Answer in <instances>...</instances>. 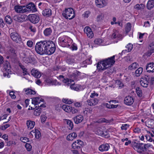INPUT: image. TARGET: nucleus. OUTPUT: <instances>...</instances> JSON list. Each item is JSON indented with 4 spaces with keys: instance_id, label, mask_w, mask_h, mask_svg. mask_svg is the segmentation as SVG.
Masks as SVG:
<instances>
[{
    "instance_id": "nucleus-8",
    "label": "nucleus",
    "mask_w": 154,
    "mask_h": 154,
    "mask_svg": "<svg viewBox=\"0 0 154 154\" xmlns=\"http://www.w3.org/2000/svg\"><path fill=\"white\" fill-rule=\"evenodd\" d=\"M29 20L34 24L38 23L40 20V18L38 15L33 14H29L28 16Z\"/></svg>"
},
{
    "instance_id": "nucleus-41",
    "label": "nucleus",
    "mask_w": 154,
    "mask_h": 154,
    "mask_svg": "<svg viewBox=\"0 0 154 154\" xmlns=\"http://www.w3.org/2000/svg\"><path fill=\"white\" fill-rule=\"evenodd\" d=\"M19 66L21 69L23 70L24 75L29 74L28 72L27 71V69L24 66L22 65V64H19Z\"/></svg>"
},
{
    "instance_id": "nucleus-62",
    "label": "nucleus",
    "mask_w": 154,
    "mask_h": 154,
    "mask_svg": "<svg viewBox=\"0 0 154 154\" xmlns=\"http://www.w3.org/2000/svg\"><path fill=\"white\" fill-rule=\"evenodd\" d=\"M51 84L52 85H60V84H59V82H57L56 80H52Z\"/></svg>"
},
{
    "instance_id": "nucleus-33",
    "label": "nucleus",
    "mask_w": 154,
    "mask_h": 154,
    "mask_svg": "<svg viewBox=\"0 0 154 154\" xmlns=\"http://www.w3.org/2000/svg\"><path fill=\"white\" fill-rule=\"evenodd\" d=\"M24 91H25V93L26 94L28 95H34L35 94V92L30 89L27 88L26 89H24Z\"/></svg>"
},
{
    "instance_id": "nucleus-28",
    "label": "nucleus",
    "mask_w": 154,
    "mask_h": 154,
    "mask_svg": "<svg viewBox=\"0 0 154 154\" xmlns=\"http://www.w3.org/2000/svg\"><path fill=\"white\" fill-rule=\"evenodd\" d=\"M70 87L72 89L78 91L81 90V86L79 85L74 83L70 85Z\"/></svg>"
},
{
    "instance_id": "nucleus-55",
    "label": "nucleus",
    "mask_w": 154,
    "mask_h": 154,
    "mask_svg": "<svg viewBox=\"0 0 154 154\" xmlns=\"http://www.w3.org/2000/svg\"><path fill=\"white\" fill-rule=\"evenodd\" d=\"M27 45L28 47L31 48L33 46V42L32 41L29 40L27 42Z\"/></svg>"
},
{
    "instance_id": "nucleus-63",
    "label": "nucleus",
    "mask_w": 154,
    "mask_h": 154,
    "mask_svg": "<svg viewBox=\"0 0 154 154\" xmlns=\"http://www.w3.org/2000/svg\"><path fill=\"white\" fill-rule=\"evenodd\" d=\"M9 95L12 99H15L16 98V96L14 95V92L13 91H11L10 92Z\"/></svg>"
},
{
    "instance_id": "nucleus-21",
    "label": "nucleus",
    "mask_w": 154,
    "mask_h": 154,
    "mask_svg": "<svg viewBox=\"0 0 154 154\" xmlns=\"http://www.w3.org/2000/svg\"><path fill=\"white\" fill-rule=\"evenodd\" d=\"M44 100L42 98L40 99L38 97L33 98L32 99V103L35 105H38L40 102L44 101Z\"/></svg>"
},
{
    "instance_id": "nucleus-19",
    "label": "nucleus",
    "mask_w": 154,
    "mask_h": 154,
    "mask_svg": "<svg viewBox=\"0 0 154 154\" xmlns=\"http://www.w3.org/2000/svg\"><path fill=\"white\" fill-rule=\"evenodd\" d=\"M15 11L18 13H23L25 12V10L24 9V6H21L19 5H16L14 7Z\"/></svg>"
},
{
    "instance_id": "nucleus-45",
    "label": "nucleus",
    "mask_w": 154,
    "mask_h": 154,
    "mask_svg": "<svg viewBox=\"0 0 154 154\" xmlns=\"http://www.w3.org/2000/svg\"><path fill=\"white\" fill-rule=\"evenodd\" d=\"M104 14L101 13L99 14L97 17V21H100L103 20L104 17Z\"/></svg>"
},
{
    "instance_id": "nucleus-56",
    "label": "nucleus",
    "mask_w": 154,
    "mask_h": 154,
    "mask_svg": "<svg viewBox=\"0 0 154 154\" xmlns=\"http://www.w3.org/2000/svg\"><path fill=\"white\" fill-rule=\"evenodd\" d=\"M10 125L9 124H6L3 126H2L0 128V129L2 130H5L6 129L10 127Z\"/></svg>"
},
{
    "instance_id": "nucleus-15",
    "label": "nucleus",
    "mask_w": 154,
    "mask_h": 154,
    "mask_svg": "<svg viewBox=\"0 0 154 154\" xmlns=\"http://www.w3.org/2000/svg\"><path fill=\"white\" fill-rule=\"evenodd\" d=\"M110 148L109 144L105 143L100 145L99 147V150L101 152L108 151Z\"/></svg>"
},
{
    "instance_id": "nucleus-11",
    "label": "nucleus",
    "mask_w": 154,
    "mask_h": 154,
    "mask_svg": "<svg viewBox=\"0 0 154 154\" xmlns=\"http://www.w3.org/2000/svg\"><path fill=\"white\" fill-rule=\"evenodd\" d=\"M96 6L99 8H103L106 6L107 4L106 0H96Z\"/></svg>"
},
{
    "instance_id": "nucleus-7",
    "label": "nucleus",
    "mask_w": 154,
    "mask_h": 154,
    "mask_svg": "<svg viewBox=\"0 0 154 154\" xmlns=\"http://www.w3.org/2000/svg\"><path fill=\"white\" fill-rule=\"evenodd\" d=\"M10 37L12 40L17 43H20L22 39L20 35L16 32H11L10 34Z\"/></svg>"
},
{
    "instance_id": "nucleus-10",
    "label": "nucleus",
    "mask_w": 154,
    "mask_h": 154,
    "mask_svg": "<svg viewBox=\"0 0 154 154\" xmlns=\"http://www.w3.org/2000/svg\"><path fill=\"white\" fill-rule=\"evenodd\" d=\"M22 60L26 63H30L33 61V58L31 56L29 55H27L26 54L24 53L23 57Z\"/></svg>"
},
{
    "instance_id": "nucleus-17",
    "label": "nucleus",
    "mask_w": 154,
    "mask_h": 154,
    "mask_svg": "<svg viewBox=\"0 0 154 154\" xmlns=\"http://www.w3.org/2000/svg\"><path fill=\"white\" fill-rule=\"evenodd\" d=\"M3 70L9 73L11 72V68L9 63L7 61L4 63L3 64Z\"/></svg>"
},
{
    "instance_id": "nucleus-52",
    "label": "nucleus",
    "mask_w": 154,
    "mask_h": 154,
    "mask_svg": "<svg viewBox=\"0 0 154 154\" xmlns=\"http://www.w3.org/2000/svg\"><path fill=\"white\" fill-rule=\"evenodd\" d=\"M144 146V149L145 150L146 153L147 152V149L152 146L150 144H145L143 146Z\"/></svg>"
},
{
    "instance_id": "nucleus-35",
    "label": "nucleus",
    "mask_w": 154,
    "mask_h": 154,
    "mask_svg": "<svg viewBox=\"0 0 154 154\" xmlns=\"http://www.w3.org/2000/svg\"><path fill=\"white\" fill-rule=\"evenodd\" d=\"M143 71V68L142 67H139L135 72V75L137 77L139 76L142 74Z\"/></svg>"
},
{
    "instance_id": "nucleus-38",
    "label": "nucleus",
    "mask_w": 154,
    "mask_h": 154,
    "mask_svg": "<svg viewBox=\"0 0 154 154\" xmlns=\"http://www.w3.org/2000/svg\"><path fill=\"white\" fill-rule=\"evenodd\" d=\"M62 108L66 112H71V106H68L66 104L63 105L62 106Z\"/></svg>"
},
{
    "instance_id": "nucleus-51",
    "label": "nucleus",
    "mask_w": 154,
    "mask_h": 154,
    "mask_svg": "<svg viewBox=\"0 0 154 154\" xmlns=\"http://www.w3.org/2000/svg\"><path fill=\"white\" fill-rule=\"evenodd\" d=\"M129 126V125L127 124H122L121 127V129L122 130H126Z\"/></svg>"
},
{
    "instance_id": "nucleus-53",
    "label": "nucleus",
    "mask_w": 154,
    "mask_h": 154,
    "mask_svg": "<svg viewBox=\"0 0 154 154\" xmlns=\"http://www.w3.org/2000/svg\"><path fill=\"white\" fill-rule=\"evenodd\" d=\"M20 140L22 142L24 143H26L29 141V139L25 137H21L20 139Z\"/></svg>"
},
{
    "instance_id": "nucleus-49",
    "label": "nucleus",
    "mask_w": 154,
    "mask_h": 154,
    "mask_svg": "<svg viewBox=\"0 0 154 154\" xmlns=\"http://www.w3.org/2000/svg\"><path fill=\"white\" fill-rule=\"evenodd\" d=\"M125 47L128 49L127 50V52H129L132 50L133 48V46L132 44L129 43Z\"/></svg>"
},
{
    "instance_id": "nucleus-5",
    "label": "nucleus",
    "mask_w": 154,
    "mask_h": 154,
    "mask_svg": "<svg viewBox=\"0 0 154 154\" xmlns=\"http://www.w3.org/2000/svg\"><path fill=\"white\" fill-rule=\"evenodd\" d=\"M143 144V143H138L135 142H133L131 143L132 146L139 153L145 154L146 151L144 149V146H142Z\"/></svg>"
},
{
    "instance_id": "nucleus-24",
    "label": "nucleus",
    "mask_w": 154,
    "mask_h": 154,
    "mask_svg": "<svg viewBox=\"0 0 154 154\" xmlns=\"http://www.w3.org/2000/svg\"><path fill=\"white\" fill-rule=\"evenodd\" d=\"M148 55L150 56L154 52V43L153 42L151 43L148 47Z\"/></svg>"
},
{
    "instance_id": "nucleus-39",
    "label": "nucleus",
    "mask_w": 154,
    "mask_h": 154,
    "mask_svg": "<svg viewBox=\"0 0 154 154\" xmlns=\"http://www.w3.org/2000/svg\"><path fill=\"white\" fill-rule=\"evenodd\" d=\"M145 7V5L143 4H137L135 5L134 8L137 10H139L144 9Z\"/></svg>"
},
{
    "instance_id": "nucleus-42",
    "label": "nucleus",
    "mask_w": 154,
    "mask_h": 154,
    "mask_svg": "<svg viewBox=\"0 0 154 154\" xmlns=\"http://www.w3.org/2000/svg\"><path fill=\"white\" fill-rule=\"evenodd\" d=\"M66 123L68 125V127L69 130H72L73 128V125L72 122L69 120H66Z\"/></svg>"
},
{
    "instance_id": "nucleus-26",
    "label": "nucleus",
    "mask_w": 154,
    "mask_h": 154,
    "mask_svg": "<svg viewBox=\"0 0 154 154\" xmlns=\"http://www.w3.org/2000/svg\"><path fill=\"white\" fill-rule=\"evenodd\" d=\"M26 125L27 128L31 130L33 128L35 125V122L30 120H27L26 122Z\"/></svg>"
},
{
    "instance_id": "nucleus-34",
    "label": "nucleus",
    "mask_w": 154,
    "mask_h": 154,
    "mask_svg": "<svg viewBox=\"0 0 154 154\" xmlns=\"http://www.w3.org/2000/svg\"><path fill=\"white\" fill-rule=\"evenodd\" d=\"M97 134H98L99 135L104 136L105 138H108L109 136V134H105V133L103 132V131L100 130L99 129L97 130Z\"/></svg>"
},
{
    "instance_id": "nucleus-46",
    "label": "nucleus",
    "mask_w": 154,
    "mask_h": 154,
    "mask_svg": "<svg viewBox=\"0 0 154 154\" xmlns=\"http://www.w3.org/2000/svg\"><path fill=\"white\" fill-rule=\"evenodd\" d=\"M136 92L138 96L141 97L142 96V91L140 88L139 87H137L136 89Z\"/></svg>"
},
{
    "instance_id": "nucleus-44",
    "label": "nucleus",
    "mask_w": 154,
    "mask_h": 154,
    "mask_svg": "<svg viewBox=\"0 0 154 154\" xmlns=\"http://www.w3.org/2000/svg\"><path fill=\"white\" fill-rule=\"evenodd\" d=\"M147 124L148 125L149 127H151L153 126L154 125V120L150 119H148L147 122Z\"/></svg>"
},
{
    "instance_id": "nucleus-2",
    "label": "nucleus",
    "mask_w": 154,
    "mask_h": 154,
    "mask_svg": "<svg viewBox=\"0 0 154 154\" xmlns=\"http://www.w3.org/2000/svg\"><path fill=\"white\" fill-rule=\"evenodd\" d=\"M115 56L114 55L102 61V65L104 67H106V69H107V71L105 72L107 73H112L113 71L111 70L109 68V66L113 65L115 62Z\"/></svg>"
},
{
    "instance_id": "nucleus-16",
    "label": "nucleus",
    "mask_w": 154,
    "mask_h": 154,
    "mask_svg": "<svg viewBox=\"0 0 154 154\" xmlns=\"http://www.w3.org/2000/svg\"><path fill=\"white\" fill-rule=\"evenodd\" d=\"M146 69L148 72H154V63L152 62L148 63L146 67Z\"/></svg>"
},
{
    "instance_id": "nucleus-40",
    "label": "nucleus",
    "mask_w": 154,
    "mask_h": 154,
    "mask_svg": "<svg viewBox=\"0 0 154 154\" xmlns=\"http://www.w3.org/2000/svg\"><path fill=\"white\" fill-rule=\"evenodd\" d=\"M5 22L8 24H11L12 23V20L11 17L9 15L6 16L5 18Z\"/></svg>"
},
{
    "instance_id": "nucleus-54",
    "label": "nucleus",
    "mask_w": 154,
    "mask_h": 154,
    "mask_svg": "<svg viewBox=\"0 0 154 154\" xmlns=\"http://www.w3.org/2000/svg\"><path fill=\"white\" fill-rule=\"evenodd\" d=\"M25 147L28 151H30L31 150L32 146L29 143H26L25 144Z\"/></svg>"
},
{
    "instance_id": "nucleus-13",
    "label": "nucleus",
    "mask_w": 154,
    "mask_h": 154,
    "mask_svg": "<svg viewBox=\"0 0 154 154\" xmlns=\"http://www.w3.org/2000/svg\"><path fill=\"white\" fill-rule=\"evenodd\" d=\"M124 101L125 104L127 105H131L133 103L134 100L132 97L128 96L125 98Z\"/></svg>"
},
{
    "instance_id": "nucleus-59",
    "label": "nucleus",
    "mask_w": 154,
    "mask_h": 154,
    "mask_svg": "<svg viewBox=\"0 0 154 154\" xmlns=\"http://www.w3.org/2000/svg\"><path fill=\"white\" fill-rule=\"evenodd\" d=\"M47 119V117L45 116H42L41 117V120L42 122H44Z\"/></svg>"
},
{
    "instance_id": "nucleus-20",
    "label": "nucleus",
    "mask_w": 154,
    "mask_h": 154,
    "mask_svg": "<svg viewBox=\"0 0 154 154\" xmlns=\"http://www.w3.org/2000/svg\"><path fill=\"white\" fill-rule=\"evenodd\" d=\"M84 118L82 116L79 115L74 118V122L76 124H79L83 120Z\"/></svg>"
},
{
    "instance_id": "nucleus-23",
    "label": "nucleus",
    "mask_w": 154,
    "mask_h": 154,
    "mask_svg": "<svg viewBox=\"0 0 154 154\" xmlns=\"http://www.w3.org/2000/svg\"><path fill=\"white\" fill-rule=\"evenodd\" d=\"M77 136V134L75 132L72 133L68 135L66 137V139L69 141L72 140L75 138Z\"/></svg>"
},
{
    "instance_id": "nucleus-4",
    "label": "nucleus",
    "mask_w": 154,
    "mask_h": 154,
    "mask_svg": "<svg viewBox=\"0 0 154 154\" xmlns=\"http://www.w3.org/2000/svg\"><path fill=\"white\" fill-rule=\"evenodd\" d=\"M63 16L66 19L71 20L75 16V12L71 8H68L65 9V12L62 13Z\"/></svg>"
},
{
    "instance_id": "nucleus-25",
    "label": "nucleus",
    "mask_w": 154,
    "mask_h": 154,
    "mask_svg": "<svg viewBox=\"0 0 154 154\" xmlns=\"http://www.w3.org/2000/svg\"><path fill=\"white\" fill-rule=\"evenodd\" d=\"M42 14L44 16L49 17L52 14L51 10L49 8L45 9L42 11Z\"/></svg>"
},
{
    "instance_id": "nucleus-61",
    "label": "nucleus",
    "mask_w": 154,
    "mask_h": 154,
    "mask_svg": "<svg viewBox=\"0 0 154 154\" xmlns=\"http://www.w3.org/2000/svg\"><path fill=\"white\" fill-rule=\"evenodd\" d=\"M98 94L97 93L95 92L94 91V93H91L90 97L91 98H94L95 96L98 97Z\"/></svg>"
},
{
    "instance_id": "nucleus-64",
    "label": "nucleus",
    "mask_w": 154,
    "mask_h": 154,
    "mask_svg": "<svg viewBox=\"0 0 154 154\" xmlns=\"http://www.w3.org/2000/svg\"><path fill=\"white\" fill-rule=\"evenodd\" d=\"M70 48H71L72 50H76L77 49V48L76 46L72 44L71 45Z\"/></svg>"
},
{
    "instance_id": "nucleus-12",
    "label": "nucleus",
    "mask_w": 154,
    "mask_h": 154,
    "mask_svg": "<svg viewBox=\"0 0 154 154\" xmlns=\"http://www.w3.org/2000/svg\"><path fill=\"white\" fill-rule=\"evenodd\" d=\"M80 73L79 71L75 70L72 73H69L68 76L72 80H75L77 79L78 77L80 75Z\"/></svg>"
},
{
    "instance_id": "nucleus-18",
    "label": "nucleus",
    "mask_w": 154,
    "mask_h": 154,
    "mask_svg": "<svg viewBox=\"0 0 154 154\" xmlns=\"http://www.w3.org/2000/svg\"><path fill=\"white\" fill-rule=\"evenodd\" d=\"M98 100L96 98H92L88 100L87 101L88 105L92 106L96 105L98 102Z\"/></svg>"
},
{
    "instance_id": "nucleus-57",
    "label": "nucleus",
    "mask_w": 154,
    "mask_h": 154,
    "mask_svg": "<svg viewBox=\"0 0 154 154\" xmlns=\"http://www.w3.org/2000/svg\"><path fill=\"white\" fill-rule=\"evenodd\" d=\"M146 140L149 142H151L152 140L154 141L153 139L150 137V136L149 135H146L145 136Z\"/></svg>"
},
{
    "instance_id": "nucleus-31",
    "label": "nucleus",
    "mask_w": 154,
    "mask_h": 154,
    "mask_svg": "<svg viewBox=\"0 0 154 154\" xmlns=\"http://www.w3.org/2000/svg\"><path fill=\"white\" fill-rule=\"evenodd\" d=\"M139 66L137 63L135 62L132 63L128 67V69L130 70H134L137 68Z\"/></svg>"
},
{
    "instance_id": "nucleus-29",
    "label": "nucleus",
    "mask_w": 154,
    "mask_h": 154,
    "mask_svg": "<svg viewBox=\"0 0 154 154\" xmlns=\"http://www.w3.org/2000/svg\"><path fill=\"white\" fill-rule=\"evenodd\" d=\"M154 7V0H149L147 5L146 8L149 10H150Z\"/></svg>"
},
{
    "instance_id": "nucleus-30",
    "label": "nucleus",
    "mask_w": 154,
    "mask_h": 154,
    "mask_svg": "<svg viewBox=\"0 0 154 154\" xmlns=\"http://www.w3.org/2000/svg\"><path fill=\"white\" fill-rule=\"evenodd\" d=\"M52 30L51 28H46L44 31V33L45 36H49L52 32Z\"/></svg>"
},
{
    "instance_id": "nucleus-6",
    "label": "nucleus",
    "mask_w": 154,
    "mask_h": 154,
    "mask_svg": "<svg viewBox=\"0 0 154 154\" xmlns=\"http://www.w3.org/2000/svg\"><path fill=\"white\" fill-rule=\"evenodd\" d=\"M83 142L82 141L78 140L75 141L72 144V147L74 149L81 151V148L83 147Z\"/></svg>"
},
{
    "instance_id": "nucleus-9",
    "label": "nucleus",
    "mask_w": 154,
    "mask_h": 154,
    "mask_svg": "<svg viewBox=\"0 0 154 154\" xmlns=\"http://www.w3.org/2000/svg\"><path fill=\"white\" fill-rule=\"evenodd\" d=\"M24 9L26 10L25 12H29L32 11V12H35L37 11V9L34 3H31L29 4L26 6H24Z\"/></svg>"
},
{
    "instance_id": "nucleus-37",
    "label": "nucleus",
    "mask_w": 154,
    "mask_h": 154,
    "mask_svg": "<svg viewBox=\"0 0 154 154\" xmlns=\"http://www.w3.org/2000/svg\"><path fill=\"white\" fill-rule=\"evenodd\" d=\"M66 62L69 64L72 65L75 63V60L72 57H68L66 60Z\"/></svg>"
},
{
    "instance_id": "nucleus-58",
    "label": "nucleus",
    "mask_w": 154,
    "mask_h": 154,
    "mask_svg": "<svg viewBox=\"0 0 154 154\" xmlns=\"http://www.w3.org/2000/svg\"><path fill=\"white\" fill-rule=\"evenodd\" d=\"M71 112L72 113H77L78 110L75 109L74 107H71Z\"/></svg>"
},
{
    "instance_id": "nucleus-60",
    "label": "nucleus",
    "mask_w": 154,
    "mask_h": 154,
    "mask_svg": "<svg viewBox=\"0 0 154 154\" xmlns=\"http://www.w3.org/2000/svg\"><path fill=\"white\" fill-rule=\"evenodd\" d=\"M29 29L32 32H36V28L32 26H30L29 27Z\"/></svg>"
},
{
    "instance_id": "nucleus-1",
    "label": "nucleus",
    "mask_w": 154,
    "mask_h": 154,
    "mask_svg": "<svg viewBox=\"0 0 154 154\" xmlns=\"http://www.w3.org/2000/svg\"><path fill=\"white\" fill-rule=\"evenodd\" d=\"M35 48L37 53L40 55H51L54 52L56 48L52 41L46 40L37 42Z\"/></svg>"
},
{
    "instance_id": "nucleus-50",
    "label": "nucleus",
    "mask_w": 154,
    "mask_h": 154,
    "mask_svg": "<svg viewBox=\"0 0 154 154\" xmlns=\"http://www.w3.org/2000/svg\"><path fill=\"white\" fill-rule=\"evenodd\" d=\"M14 20L18 22H23L24 21V19L20 17H18L17 16H14Z\"/></svg>"
},
{
    "instance_id": "nucleus-36",
    "label": "nucleus",
    "mask_w": 154,
    "mask_h": 154,
    "mask_svg": "<svg viewBox=\"0 0 154 154\" xmlns=\"http://www.w3.org/2000/svg\"><path fill=\"white\" fill-rule=\"evenodd\" d=\"M101 64L102 65V62L101 61L98 62L97 64V69L100 71H102L105 70L106 69V67H103L101 66Z\"/></svg>"
},
{
    "instance_id": "nucleus-32",
    "label": "nucleus",
    "mask_w": 154,
    "mask_h": 154,
    "mask_svg": "<svg viewBox=\"0 0 154 154\" xmlns=\"http://www.w3.org/2000/svg\"><path fill=\"white\" fill-rule=\"evenodd\" d=\"M140 83L142 87L144 88H146L148 85L149 82L144 80L140 79Z\"/></svg>"
},
{
    "instance_id": "nucleus-3",
    "label": "nucleus",
    "mask_w": 154,
    "mask_h": 154,
    "mask_svg": "<svg viewBox=\"0 0 154 154\" xmlns=\"http://www.w3.org/2000/svg\"><path fill=\"white\" fill-rule=\"evenodd\" d=\"M58 40L60 45L63 47H69L71 44V39L66 36L59 37Z\"/></svg>"
},
{
    "instance_id": "nucleus-27",
    "label": "nucleus",
    "mask_w": 154,
    "mask_h": 154,
    "mask_svg": "<svg viewBox=\"0 0 154 154\" xmlns=\"http://www.w3.org/2000/svg\"><path fill=\"white\" fill-rule=\"evenodd\" d=\"M30 133L33 135V133L34 134L35 137L36 139H38L41 136V134L40 132L38 130L35 129V130H32L31 131Z\"/></svg>"
},
{
    "instance_id": "nucleus-43",
    "label": "nucleus",
    "mask_w": 154,
    "mask_h": 154,
    "mask_svg": "<svg viewBox=\"0 0 154 154\" xmlns=\"http://www.w3.org/2000/svg\"><path fill=\"white\" fill-rule=\"evenodd\" d=\"M41 112V108L38 107L35 110L34 112V114L36 116H38L40 115Z\"/></svg>"
},
{
    "instance_id": "nucleus-48",
    "label": "nucleus",
    "mask_w": 154,
    "mask_h": 154,
    "mask_svg": "<svg viewBox=\"0 0 154 154\" xmlns=\"http://www.w3.org/2000/svg\"><path fill=\"white\" fill-rule=\"evenodd\" d=\"M131 25L130 23H128L125 27L126 33H128L131 29Z\"/></svg>"
},
{
    "instance_id": "nucleus-22",
    "label": "nucleus",
    "mask_w": 154,
    "mask_h": 154,
    "mask_svg": "<svg viewBox=\"0 0 154 154\" xmlns=\"http://www.w3.org/2000/svg\"><path fill=\"white\" fill-rule=\"evenodd\" d=\"M31 74L37 78H39L41 76V74L39 72L35 69H33L31 71Z\"/></svg>"
},
{
    "instance_id": "nucleus-14",
    "label": "nucleus",
    "mask_w": 154,
    "mask_h": 154,
    "mask_svg": "<svg viewBox=\"0 0 154 154\" xmlns=\"http://www.w3.org/2000/svg\"><path fill=\"white\" fill-rule=\"evenodd\" d=\"M85 32L87 36L90 38H92L94 34L91 29L88 26L86 27L84 29Z\"/></svg>"
},
{
    "instance_id": "nucleus-47",
    "label": "nucleus",
    "mask_w": 154,
    "mask_h": 154,
    "mask_svg": "<svg viewBox=\"0 0 154 154\" xmlns=\"http://www.w3.org/2000/svg\"><path fill=\"white\" fill-rule=\"evenodd\" d=\"M94 43L95 44L100 45H102L103 41L101 39L97 38L95 39L94 41Z\"/></svg>"
}]
</instances>
